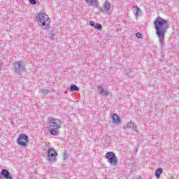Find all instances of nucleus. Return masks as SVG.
<instances>
[{
    "instance_id": "1",
    "label": "nucleus",
    "mask_w": 179,
    "mask_h": 179,
    "mask_svg": "<svg viewBox=\"0 0 179 179\" xmlns=\"http://www.w3.org/2000/svg\"><path fill=\"white\" fill-rule=\"evenodd\" d=\"M154 26L156 34L159 38V42L161 45V48H163V47H164V38L166 37V32L170 27L169 21L159 16L155 19L154 22Z\"/></svg>"
},
{
    "instance_id": "2",
    "label": "nucleus",
    "mask_w": 179,
    "mask_h": 179,
    "mask_svg": "<svg viewBox=\"0 0 179 179\" xmlns=\"http://www.w3.org/2000/svg\"><path fill=\"white\" fill-rule=\"evenodd\" d=\"M48 121L50 134L54 136H58L59 129H61V127H62V122H61L59 119H55L54 117H50Z\"/></svg>"
},
{
    "instance_id": "3",
    "label": "nucleus",
    "mask_w": 179,
    "mask_h": 179,
    "mask_svg": "<svg viewBox=\"0 0 179 179\" xmlns=\"http://www.w3.org/2000/svg\"><path fill=\"white\" fill-rule=\"evenodd\" d=\"M36 23L38 24V26L42 27L43 30L50 28V17L45 13H41L36 15Z\"/></svg>"
},
{
    "instance_id": "4",
    "label": "nucleus",
    "mask_w": 179,
    "mask_h": 179,
    "mask_svg": "<svg viewBox=\"0 0 179 179\" xmlns=\"http://www.w3.org/2000/svg\"><path fill=\"white\" fill-rule=\"evenodd\" d=\"M47 153L48 161L50 163H54V162L57 161V156H58V153H57V151L54 148H48Z\"/></svg>"
},
{
    "instance_id": "5",
    "label": "nucleus",
    "mask_w": 179,
    "mask_h": 179,
    "mask_svg": "<svg viewBox=\"0 0 179 179\" xmlns=\"http://www.w3.org/2000/svg\"><path fill=\"white\" fill-rule=\"evenodd\" d=\"M105 157L108 159V163L113 166H117L118 161H117V157H115V153L113 152H108L106 154Z\"/></svg>"
},
{
    "instance_id": "6",
    "label": "nucleus",
    "mask_w": 179,
    "mask_h": 179,
    "mask_svg": "<svg viewBox=\"0 0 179 179\" xmlns=\"http://www.w3.org/2000/svg\"><path fill=\"white\" fill-rule=\"evenodd\" d=\"M29 137L27 135L21 134L17 138V143L20 146H27Z\"/></svg>"
},
{
    "instance_id": "7",
    "label": "nucleus",
    "mask_w": 179,
    "mask_h": 179,
    "mask_svg": "<svg viewBox=\"0 0 179 179\" xmlns=\"http://www.w3.org/2000/svg\"><path fill=\"white\" fill-rule=\"evenodd\" d=\"M15 72L20 73V72H23L24 71V63L23 62H15L14 64Z\"/></svg>"
},
{
    "instance_id": "8",
    "label": "nucleus",
    "mask_w": 179,
    "mask_h": 179,
    "mask_svg": "<svg viewBox=\"0 0 179 179\" xmlns=\"http://www.w3.org/2000/svg\"><path fill=\"white\" fill-rule=\"evenodd\" d=\"M103 6L104 13H108V15H110V13H111V3L108 2V1H106L103 3Z\"/></svg>"
},
{
    "instance_id": "9",
    "label": "nucleus",
    "mask_w": 179,
    "mask_h": 179,
    "mask_svg": "<svg viewBox=\"0 0 179 179\" xmlns=\"http://www.w3.org/2000/svg\"><path fill=\"white\" fill-rule=\"evenodd\" d=\"M85 2L88 4V6H92L95 9L99 8V1L97 0H85Z\"/></svg>"
},
{
    "instance_id": "10",
    "label": "nucleus",
    "mask_w": 179,
    "mask_h": 179,
    "mask_svg": "<svg viewBox=\"0 0 179 179\" xmlns=\"http://www.w3.org/2000/svg\"><path fill=\"white\" fill-rule=\"evenodd\" d=\"M97 92H98L99 94H100L101 96H108V94H110V92H108V91L104 90V88L101 85H99L97 87Z\"/></svg>"
},
{
    "instance_id": "11",
    "label": "nucleus",
    "mask_w": 179,
    "mask_h": 179,
    "mask_svg": "<svg viewBox=\"0 0 179 179\" xmlns=\"http://www.w3.org/2000/svg\"><path fill=\"white\" fill-rule=\"evenodd\" d=\"M1 176L4 177L5 179H12V176L10 175V173L6 169H2Z\"/></svg>"
},
{
    "instance_id": "12",
    "label": "nucleus",
    "mask_w": 179,
    "mask_h": 179,
    "mask_svg": "<svg viewBox=\"0 0 179 179\" xmlns=\"http://www.w3.org/2000/svg\"><path fill=\"white\" fill-rule=\"evenodd\" d=\"M112 121L113 124H121V120L120 119V116L115 113L113 115Z\"/></svg>"
},
{
    "instance_id": "13",
    "label": "nucleus",
    "mask_w": 179,
    "mask_h": 179,
    "mask_svg": "<svg viewBox=\"0 0 179 179\" xmlns=\"http://www.w3.org/2000/svg\"><path fill=\"white\" fill-rule=\"evenodd\" d=\"M127 128H129L130 129H133V131L138 132V129H136V125L134 124L131 122H129L127 124Z\"/></svg>"
},
{
    "instance_id": "14",
    "label": "nucleus",
    "mask_w": 179,
    "mask_h": 179,
    "mask_svg": "<svg viewBox=\"0 0 179 179\" xmlns=\"http://www.w3.org/2000/svg\"><path fill=\"white\" fill-rule=\"evenodd\" d=\"M70 92H79V87H78V86L72 84L70 86Z\"/></svg>"
},
{
    "instance_id": "15",
    "label": "nucleus",
    "mask_w": 179,
    "mask_h": 179,
    "mask_svg": "<svg viewBox=\"0 0 179 179\" xmlns=\"http://www.w3.org/2000/svg\"><path fill=\"white\" fill-rule=\"evenodd\" d=\"M162 173H163V169L162 168H159L155 171V176L157 178H159L160 177V174H162Z\"/></svg>"
},
{
    "instance_id": "16",
    "label": "nucleus",
    "mask_w": 179,
    "mask_h": 179,
    "mask_svg": "<svg viewBox=\"0 0 179 179\" xmlns=\"http://www.w3.org/2000/svg\"><path fill=\"white\" fill-rule=\"evenodd\" d=\"M134 8L136 9V16H141V8H139V7L134 6Z\"/></svg>"
},
{
    "instance_id": "17",
    "label": "nucleus",
    "mask_w": 179,
    "mask_h": 179,
    "mask_svg": "<svg viewBox=\"0 0 179 179\" xmlns=\"http://www.w3.org/2000/svg\"><path fill=\"white\" fill-rule=\"evenodd\" d=\"M40 92L42 93V94H44V96L48 94L50 92V90H45V89H42L40 90Z\"/></svg>"
},
{
    "instance_id": "18",
    "label": "nucleus",
    "mask_w": 179,
    "mask_h": 179,
    "mask_svg": "<svg viewBox=\"0 0 179 179\" xmlns=\"http://www.w3.org/2000/svg\"><path fill=\"white\" fill-rule=\"evenodd\" d=\"M94 27L98 30H101V29H103V25H101V24L96 23Z\"/></svg>"
},
{
    "instance_id": "19",
    "label": "nucleus",
    "mask_w": 179,
    "mask_h": 179,
    "mask_svg": "<svg viewBox=\"0 0 179 179\" xmlns=\"http://www.w3.org/2000/svg\"><path fill=\"white\" fill-rule=\"evenodd\" d=\"M66 159H68V153L66 151H64L63 154V160H66Z\"/></svg>"
},
{
    "instance_id": "20",
    "label": "nucleus",
    "mask_w": 179,
    "mask_h": 179,
    "mask_svg": "<svg viewBox=\"0 0 179 179\" xmlns=\"http://www.w3.org/2000/svg\"><path fill=\"white\" fill-rule=\"evenodd\" d=\"M30 3H31V5H36V3H37V1H36V0H29Z\"/></svg>"
},
{
    "instance_id": "21",
    "label": "nucleus",
    "mask_w": 179,
    "mask_h": 179,
    "mask_svg": "<svg viewBox=\"0 0 179 179\" xmlns=\"http://www.w3.org/2000/svg\"><path fill=\"white\" fill-rule=\"evenodd\" d=\"M95 25H96V23H94V21L90 22V26L94 27Z\"/></svg>"
},
{
    "instance_id": "22",
    "label": "nucleus",
    "mask_w": 179,
    "mask_h": 179,
    "mask_svg": "<svg viewBox=\"0 0 179 179\" xmlns=\"http://www.w3.org/2000/svg\"><path fill=\"white\" fill-rule=\"evenodd\" d=\"M136 37H138V38H142V34H141V33H137L136 34Z\"/></svg>"
},
{
    "instance_id": "23",
    "label": "nucleus",
    "mask_w": 179,
    "mask_h": 179,
    "mask_svg": "<svg viewBox=\"0 0 179 179\" xmlns=\"http://www.w3.org/2000/svg\"><path fill=\"white\" fill-rule=\"evenodd\" d=\"M1 173H0V178H1Z\"/></svg>"
}]
</instances>
